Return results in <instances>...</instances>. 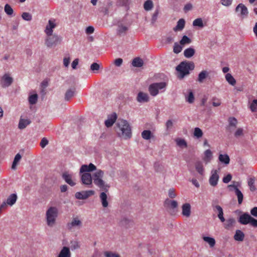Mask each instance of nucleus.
<instances>
[{"instance_id":"nucleus-1","label":"nucleus","mask_w":257,"mask_h":257,"mask_svg":"<svg viewBox=\"0 0 257 257\" xmlns=\"http://www.w3.org/2000/svg\"><path fill=\"white\" fill-rule=\"evenodd\" d=\"M115 127V131L120 137L128 139L132 137V130L128 122L123 119H118Z\"/></svg>"},{"instance_id":"nucleus-2","label":"nucleus","mask_w":257,"mask_h":257,"mask_svg":"<svg viewBox=\"0 0 257 257\" xmlns=\"http://www.w3.org/2000/svg\"><path fill=\"white\" fill-rule=\"evenodd\" d=\"M104 172L101 170H97L92 175V180L95 185L101 190L107 192L110 186L102 180Z\"/></svg>"},{"instance_id":"nucleus-3","label":"nucleus","mask_w":257,"mask_h":257,"mask_svg":"<svg viewBox=\"0 0 257 257\" xmlns=\"http://www.w3.org/2000/svg\"><path fill=\"white\" fill-rule=\"evenodd\" d=\"M194 64L192 62H182L176 67V70L178 72V78L183 79L186 75L189 74V71L194 69Z\"/></svg>"},{"instance_id":"nucleus-4","label":"nucleus","mask_w":257,"mask_h":257,"mask_svg":"<svg viewBox=\"0 0 257 257\" xmlns=\"http://www.w3.org/2000/svg\"><path fill=\"white\" fill-rule=\"evenodd\" d=\"M58 215V209L56 207H50L46 212L47 224L50 226H53Z\"/></svg>"},{"instance_id":"nucleus-5","label":"nucleus","mask_w":257,"mask_h":257,"mask_svg":"<svg viewBox=\"0 0 257 257\" xmlns=\"http://www.w3.org/2000/svg\"><path fill=\"white\" fill-rule=\"evenodd\" d=\"M45 40V44L48 47L55 46L60 43L61 38L57 35L52 34L51 35H47Z\"/></svg>"},{"instance_id":"nucleus-6","label":"nucleus","mask_w":257,"mask_h":257,"mask_svg":"<svg viewBox=\"0 0 257 257\" xmlns=\"http://www.w3.org/2000/svg\"><path fill=\"white\" fill-rule=\"evenodd\" d=\"M166 86L165 82L154 83L149 86V91L151 95L155 96L158 94L159 90L164 88Z\"/></svg>"},{"instance_id":"nucleus-7","label":"nucleus","mask_w":257,"mask_h":257,"mask_svg":"<svg viewBox=\"0 0 257 257\" xmlns=\"http://www.w3.org/2000/svg\"><path fill=\"white\" fill-rule=\"evenodd\" d=\"M82 226V222L78 217H73L72 220L66 224L68 230L72 231L74 228H80Z\"/></svg>"},{"instance_id":"nucleus-8","label":"nucleus","mask_w":257,"mask_h":257,"mask_svg":"<svg viewBox=\"0 0 257 257\" xmlns=\"http://www.w3.org/2000/svg\"><path fill=\"white\" fill-rule=\"evenodd\" d=\"M240 186V183L238 182H233V184L228 186L229 187H232L234 190L235 195L237 196L238 203L241 204L243 201V195L240 190L238 188Z\"/></svg>"},{"instance_id":"nucleus-9","label":"nucleus","mask_w":257,"mask_h":257,"mask_svg":"<svg viewBox=\"0 0 257 257\" xmlns=\"http://www.w3.org/2000/svg\"><path fill=\"white\" fill-rule=\"evenodd\" d=\"M13 79L9 74L6 73L1 78V85L2 87L5 88L10 86L13 83Z\"/></svg>"},{"instance_id":"nucleus-10","label":"nucleus","mask_w":257,"mask_h":257,"mask_svg":"<svg viewBox=\"0 0 257 257\" xmlns=\"http://www.w3.org/2000/svg\"><path fill=\"white\" fill-rule=\"evenodd\" d=\"M94 194V191L93 190L82 191L76 192L75 196L77 199H86Z\"/></svg>"},{"instance_id":"nucleus-11","label":"nucleus","mask_w":257,"mask_h":257,"mask_svg":"<svg viewBox=\"0 0 257 257\" xmlns=\"http://www.w3.org/2000/svg\"><path fill=\"white\" fill-rule=\"evenodd\" d=\"M211 173V175L209 178V182L211 186L215 187L217 185L219 178L218 172L216 170H213Z\"/></svg>"},{"instance_id":"nucleus-12","label":"nucleus","mask_w":257,"mask_h":257,"mask_svg":"<svg viewBox=\"0 0 257 257\" xmlns=\"http://www.w3.org/2000/svg\"><path fill=\"white\" fill-rule=\"evenodd\" d=\"M81 180L83 184L89 186L92 185V175L89 173H84L81 176Z\"/></svg>"},{"instance_id":"nucleus-13","label":"nucleus","mask_w":257,"mask_h":257,"mask_svg":"<svg viewBox=\"0 0 257 257\" xmlns=\"http://www.w3.org/2000/svg\"><path fill=\"white\" fill-rule=\"evenodd\" d=\"M56 27V24L55 23V19H50L48 21V24L47 25L45 30V33L47 35H51L53 34V29H54Z\"/></svg>"},{"instance_id":"nucleus-14","label":"nucleus","mask_w":257,"mask_h":257,"mask_svg":"<svg viewBox=\"0 0 257 257\" xmlns=\"http://www.w3.org/2000/svg\"><path fill=\"white\" fill-rule=\"evenodd\" d=\"M96 170V166L92 163H90L88 165H83L80 169V173H88Z\"/></svg>"},{"instance_id":"nucleus-15","label":"nucleus","mask_w":257,"mask_h":257,"mask_svg":"<svg viewBox=\"0 0 257 257\" xmlns=\"http://www.w3.org/2000/svg\"><path fill=\"white\" fill-rule=\"evenodd\" d=\"M236 12L239 13V15L242 18L247 16L248 11L247 8L243 4H239L235 9Z\"/></svg>"},{"instance_id":"nucleus-16","label":"nucleus","mask_w":257,"mask_h":257,"mask_svg":"<svg viewBox=\"0 0 257 257\" xmlns=\"http://www.w3.org/2000/svg\"><path fill=\"white\" fill-rule=\"evenodd\" d=\"M251 216L247 213H244L239 216L238 221L243 225H246L250 222Z\"/></svg>"},{"instance_id":"nucleus-17","label":"nucleus","mask_w":257,"mask_h":257,"mask_svg":"<svg viewBox=\"0 0 257 257\" xmlns=\"http://www.w3.org/2000/svg\"><path fill=\"white\" fill-rule=\"evenodd\" d=\"M182 214L186 217H189L191 215V205L188 203L183 204L182 206Z\"/></svg>"},{"instance_id":"nucleus-18","label":"nucleus","mask_w":257,"mask_h":257,"mask_svg":"<svg viewBox=\"0 0 257 257\" xmlns=\"http://www.w3.org/2000/svg\"><path fill=\"white\" fill-rule=\"evenodd\" d=\"M128 30V27L122 23H118L117 29V33L119 35H124Z\"/></svg>"},{"instance_id":"nucleus-19","label":"nucleus","mask_w":257,"mask_h":257,"mask_svg":"<svg viewBox=\"0 0 257 257\" xmlns=\"http://www.w3.org/2000/svg\"><path fill=\"white\" fill-rule=\"evenodd\" d=\"M62 178L65 181L71 186H74L76 183L72 180V175L68 174L67 172H64L62 175Z\"/></svg>"},{"instance_id":"nucleus-20","label":"nucleus","mask_w":257,"mask_h":257,"mask_svg":"<svg viewBox=\"0 0 257 257\" xmlns=\"http://www.w3.org/2000/svg\"><path fill=\"white\" fill-rule=\"evenodd\" d=\"M224 222L223 226L224 228L229 230L234 226L235 223V220L234 218L231 217L225 220Z\"/></svg>"},{"instance_id":"nucleus-21","label":"nucleus","mask_w":257,"mask_h":257,"mask_svg":"<svg viewBox=\"0 0 257 257\" xmlns=\"http://www.w3.org/2000/svg\"><path fill=\"white\" fill-rule=\"evenodd\" d=\"M18 199V196L16 194L13 193L8 196L6 202L8 205L12 206L14 205Z\"/></svg>"},{"instance_id":"nucleus-22","label":"nucleus","mask_w":257,"mask_h":257,"mask_svg":"<svg viewBox=\"0 0 257 257\" xmlns=\"http://www.w3.org/2000/svg\"><path fill=\"white\" fill-rule=\"evenodd\" d=\"M71 254L68 247L64 246L60 251L57 257H71Z\"/></svg>"},{"instance_id":"nucleus-23","label":"nucleus","mask_w":257,"mask_h":257,"mask_svg":"<svg viewBox=\"0 0 257 257\" xmlns=\"http://www.w3.org/2000/svg\"><path fill=\"white\" fill-rule=\"evenodd\" d=\"M117 118L116 113H114L108 119L105 121V125L106 127H109L111 126L115 121Z\"/></svg>"},{"instance_id":"nucleus-24","label":"nucleus","mask_w":257,"mask_h":257,"mask_svg":"<svg viewBox=\"0 0 257 257\" xmlns=\"http://www.w3.org/2000/svg\"><path fill=\"white\" fill-rule=\"evenodd\" d=\"M218 160L222 164L227 166L229 164L230 158L227 154H219L218 156Z\"/></svg>"},{"instance_id":"nucleus-25","label":"nucleus","mask_w":257,"mask_h":257,"mask_svg":"<svg viewBox=\"0 0 257 257\" xmlns=\"http://www.w3.org/2000/svg\"><path fill=\"white\" fill-rule=\"evenodd\" d=\"M149 99V96L147 93L140 92L138 94L137 100L140 102H147Z\"/></svg>"},{"instance_id":"nucleus-26","label":"nucleus","mask_w":257,"mask_h":257,"mask_svg":"<svg viewBox=\"0 0 257 257\" xmlns=\"http://www.w3.org/2000/svg\"><path fill=\"white\" fill-rule=\"evenodd\" d=\"M209 75V72L206 70L201 71L198 74L197 81L199 83L203 82L204 80L207 78Z\"/></svg>"},{"instance_id":"nucleus-27","label":"nucleus","mask_w":257,"mask_h":257,"mask_svg":"<svg viewBox=\"0 0 257 257\" xmlns=\"http://www.w3.org/2000/svg\"><path fill=\"white\" fill-rule=\"evenodd\" d=\"M185 21L183 19H180L178 22L177 26L173 28V30L175 32L181 31L185 27Z\"/></svg>"},{"instance_id":"nucleus-28","label":"nucleus","mask_w":257,"mask_h":257,"mask_svg":"<svg viewBox=\"0 0 257 257\" xmlns=\"http://www.w3.org/2000/svg\"><path fill=\"white\" fill-rule=\"evenodd\" d=\"M244 238V233L240 230H236L234 235V239L236 241H242L243 240Z\"/></svg>"},{"instance_id":"nucleus-29","label":"nucleus","mask_w":257,"mask_h":257,"mask_svg":"<svg viewBox=\"0 0 257 257\" xmlns=\"http://www.w3.org/2000/svg\"><path fill=\"white\" fill-rule=\"evenodd\" d=\"M229 125L228 126V129L230 132L232 131L231 127L235 128L237 123V119L234 117H231L228 118Z\"/></svg>"},{"instance_id":"nucleus-30","label":"nucleus","mask_w":257,"mask_h":257,"mask_svg":"<svg viewBox=\"0 0 257 257\" xmlns=\"http://www.w3.org/2000/svg\"><path fill=\"white\" fill-rule=\"evenodd\" d=\"M204 157L203 158V160L206 163H208L210 162L212 158V153L211 150H207L204 153Z\"/></svg>"},{"instance_id":"nucleus-31","label":"nucleus","mask_w":257,"mask_h":257,"mask_svg":"<svg viewBox=\"0 0 257 257\" xmlns=\"http://www.w3.org/2000/svg\"><path fill=\"white\" fill-rule=\"evenodd\" d=\"M30 123L31 121L28 119L21 118L19 121L18 127L21 130L24 129Z\"/></svg>"},{"instance_id":"nucleus-32","label":"nucleus","mask_w":257,"mask_h":257,"mask_svg":"<svg viewBox=\"0 0 257 257\" xmlns=\"http://www.w3.org/2000/svg\"><path fill=\"white\" fill-rule=\"evenodd\" d=\"M99 197L102 206L105 208L107 207L108 205V203L107 201V196L105 192H101Z\"/></svg>"},{"instance_id":"nucleus-33","label":"nucleus","mask_w":257,"mask_h":257,"mask_svg":"<svg viewBox=\"0 0 257 257\" xmlns=\"http://www.w3.org/2000/svg\"><path fill=\"white\" fill-rule=\"evenodd\" d=\"M164 204L166 206H169L172 209L175 208L178 206V203L176 201L169 200V199H166Z\"/></svg>"},{"instance_id":"nucleus-34","label":"nucleus","mask_w":257,"mask_h":257,"mask_svg":"<svg viewBox=\"0 0 257 257\" xmlns=\"http://www.w3.org/2000/svg\"><path fill=\"white\" fill-rule=\"evenodd\" d=\"M74 93L75 88L68 89L65 94V100L69 101L72 97H73Z\"/></svg>"},{"instance_id":"nucleus-35","label":"nucleus","mask_w":257,"mask_h":257,"mask_svg":"<svg viewBox=\"0 0 257 257\" xmlns=\"http://www.w3.org/2000/svg\"><path fill=\"white\" fill-rule=\"evenodd\" d=\"M215 208L218 212V217L222 222H224L225 219L223 217V211L222 207L219 205H216Z\"/></svg>"},{"instance_id":"nucleus-36","label":"nucleus","mask_w":257,"mask_h":257,"mask_svg":"<svg viewBox=\"0 0 257 257\" xmlns=\"http://www.w3.org/2000/svg\"><path fill=\"white\" fill-rule=\"evenodd\" d=\"M143 64L144 62L143 60L139 57L135 58L132 62V65L137 67H141Z\"/></svg>"},{"instance_id":"nucleus-37","label":"nucleus","mask_w":257,"mask_h":257,"mask_svg":"<svg viewBox=\"0 0 257 257\" xmlns=\"http://www.w3.org/2000/svg\"><path fill=\"white\" fill-rule=\"evenodd\" d=\"M203 239L209 244L210 247L214 246L215 244V240L214 238L208 236H204L203 237Z\"/></svg>"},{"instance_id":"nucleus-38","label":"nucleus","mask_w":257,"mask_h":257,"mask_svg":"<svg viewBox=\"0 0 257 257\" xmlns=\"http://www.w3.org/2000/svg\"><path fill=\"white\" fill-rule=\"evenodd\" d=\"M225 79L228 83L232 86H234L236 84L235 79L230 73H227L225 75Z\"/></svg>"},{"instance_id":"nucleus-39","label":"nucleus","mask_w":257,"mask_h":257,"mask_svg":"<svg viewBox=\"0 0 257 257\" xmlns=\"http://www.w3.org/2000/svg\"><path fill=\"white\" fill-rule=\"evenodd\" d=\"M195 50L192 48L186 49L184 52V55L186 58H190L194 55Z\"/></svg>"},{"instance_id":"nucleus-40","label":"nucleus","mask_w":257,"mask_h":257,"mask_svg":"<svg viewBox=\"0 0 257 257\" xmlns=\"http://www.w3.org/2000/svg\"><path fill=\"white\" fill-rule=\"evenodd\" d=\"M154 4L152 0H147L144 4V8L147 11L151 10Z\"/></svg>"},{"instance_id":"nucleus-41","label":"nucleus","mask_w":257,"mask_h":257,"mask_svg":"<svg viewBox=\"0 0 257 257\" xmlns=\"http://www.w3.org/2000/svg\"><path fill=\"white\" fill-rule=\"evenodd\" d=\"M195 168L196 171L201 175L204 173V168L203 164L201 162H198L195 164Z\"/></svg>"},{"instance_id":"nucleus-42","label":"nucleus","mask_w":257,"mask_h":257,"mask_svg":"<svg viewBox=\"0 0 257 257\" xmlns=\"http://www.w3.org/2000/svg\"><path fill=\"white\" fill-rule=\"evenodd\" d=\"M152 136V133L149 130H145L142 133V137L145 140H149Z\"/></svg>"},{"instance_id":"nucleus-43","label":"nucleus","mask_w":257,"mask_h":257,"mask_svg":"<svg viewBox=\"0 0 257 257\" xmlns=\"http://www.w3.org/2000/svg\"><path fill=\"white\" fill-rule=\"evenodd\" d=\"M177 145L180 147H184V148H187V144L186 142L184 139H177L176 140Z\"/></svg>"},{"instance_id":"nucleus-44","label":"nucleus","mask_w":257,"mask_h":257,"mask_svg":"<svg viewBox=\"0 0 257 257\" xmlns=\"http://www.w3.org/2000/svg\"><path fill=\"white\" fill-rule=\"evenodd\" d=\"M103 254L105 257H121L119 254L111 251H105Z\"/></svg>"},{"instance_id":"nucleus-45","label":"nucleus","mask_w":257,"mask_h":257,"mask_svg":"<svg viewBox=\"0 0 257 257\" xmlns=\"http://www.w3.org/2000/svg\"><path fill=\"white\" fill-rule=\"evenodd\" d=\"M22 157L20 155V154H17L15 157V158H14V160L13 161V164H12V169H16V166L18 163V162L21 160Z\"/></svg>"},{"instance_id":"nucleus-46","label":"nucleus","mask_w":257,"mask_h":257,"mask_svg":"<svg viewBox=\"0 0 257 257\" xmlns=\"http://www.w3.org/2000/svg\"><path fill=\"white\" fill-rule=\"evenodd\" d=\"M234 137L238 138L240 137H242L244 135V130L243 128L239 127L238 128L234 134Z\"/></svg>"},{"instance_id":"nucleus-47","label":"nucleus","mask_w":257,"mask_h":257,"mask_svg":"<svg viewBox=\"0 0 257 257\" xmlns=\"http://www.w3.org/2000/svg\"><path fill=\"white\" fill-rule=\"evenodd\" d=\"M38 99V95L37 94L31 95L29 97V101L31 104L36 103Z\"/></svg>"},{"instance_id":"nucleus-48","label":"nucleus","mask_w":257,"mask_h":257,"mask_svg":"<svg viewBox=\"0 0 257 257\" xmlns=\"http://www.w3.org/2000/svg\"><path fill=\"white\" fill-rule=\"evenodd\" d=\"M193 25L194 26H198L199 27H203V23L201 18H197L195 19L193 22Z\"/></svg>"},{"instance_id":"nucleus-49","label":"nucleus","mask_w":257,"mask_h":257,"mask_svg":"<svg viewBox=\"0 0 257 257\" xmlns=\"http://www.w3.org/2000/svg\"><path fill=\"white\" fill-rule=\"evenodd\" d=\"M194 136L197 138H200L203 136L202 130L199 127H195L194 131Z\"/></svg>"},{"instance_id":"nucleus-50","label":"nucleus","mask_w":257,"mask_h":257,"mask_svg":"<svg viewBox=\"0 0 257 257\" xmlns=\"http://www.w3.org/2000/svg\"><path fill=\"white\" fill-rule=\"evenodd\" d=\"M4 10L6 13L9 16L12 15L14 13L13 9L9 4L5 5Z\"/></svg>"},{"instance_id":"nucleus-51","label":"nucleus","mask_w":257,"mask_h":257,"mask_svg":"<svg viewBox=\"0 0 257 257\" xmlns=\"http://www.w3.org/2000/svg\"><path fill=\"white\" fill-rule=\"evenodd\" d=\"M22 17L24 20L27 21H30L32 19V15L30 13L27 12L23 13L22 15Z\"/></svg>"},{"instance_id":"nucleus-52","label":"nucleus","mask_w":257,"mask_h":257,"mask_svg":"<svg viewBox=\"0 0 257 257\" xmlns=\"http://www.w3.org/2000/svg\"><path fill=\"white\" fill-rule=\"evenodd\" d=\"M254 181L252 179H250L248 182V185L251 191L253 192L255 190V187L254 185Z\"/></svg>"},{"instance_id":"nucleus-53","label":"nucleus","mask_w":257,"mask_h":257,"mask_svg":"<svg viewBox=\"0 0 257 257\" xmlns=\"http://www.w3.org/2000/svg\"><path fill=\"white\" fill-rule=\"evenodd\" d=\"M182 50V47L177 43H175L173 48V51L175 53L178 54Z\"/></svg>"},{"instance_id":"nucleus-54","label":"nucleus","mask_w":257,"mask_h":257,"mask_svg":"<svg viewBox=\"0 0 257 257\" xmlns=\"http://www.w3.org/2000/svg\"><path fill=\"white\" fill-rule=\"evenodd\" d=\"M181 45L191 43V40L186 36H184L180 42Z\"/></svg>"},{"instance_id":"nucleus-55","label":"nucleus","mask_w":257,"mask_h":257,"mask_svg":"<svg viewBox=\"0 0 257 257\" xmlns=\"http://www.w3.org/2000/svg\"><path fill=\"white\" fill-rule=\"evenodd\" d=\"M100 68V65L97 63H93L90 66V69L93 72L98 71Z\"/></svg>"},{"instance_id":"nucleus-56","label":"nucleus","mask_w":257,"mask_h":257,"mask_svg":"<svg viewBox=\"0 0 257 257\" xmlns=\"http://www.w3.org/2000/svg\"><path fill=\"white\" fill-rule=\"evenodd\" d=\"M168 196L170 198H174L176 197L175 190L174 188H170L168 191Z\"/></svg>"},{"instance_id":"nucleus-57","label":"nucleus","mask_w":257,"mask_h":257,"mask_svg":"<svg viewBox=\"0 0 257 257\" xmlns=\"http://www.w3.org/2000/svg\"><path fill=\"white\" fill-rule=\"evenodd\" d=\"M256 106H257V100L254 99L250 106V108L252 112L256 111Z\"/></svg>"},{"instance_id":"nucleus-58","label":"nucleus","mask_w":257,"mask_h":257,"mask_svg":"<svg viewBox=\"0 0 257 257\" xmlns=\"http://www.w3.org/2000/svg\"><path fill=\"white\" fill-rule=\"evenodd\" d=\"M212 105L215 107L219 106L221 104V101L220 99L213 97L212 98Z\"/></svg>"},{"instance_id":"nucleus-59","label":"nucleus","mask_w":257,"mask_h":257,"mask_svg":"<svg viewBox=\"0 0 257 257\" xmlns=\"http://www.w3.org/2000/svg\"><path fill=\"white\" fill-rule=\"evenodd\" d=\"M194 97L193 93L192 91H190L189 93V95L187 98V101L190 103H191L194 102Z\"/></svg>"},{"instance_id":"nucleus-60","label":"nucleus","mask_w":257,"mask_h":257,"mask_svg":"<svg viewBox=\"0 0 257 257\" xmlns=\"http://www.w3.org/2000/svg\"><path fill=\"white\" fill-rule=\"evenodd\" d=\"M231 179L232 176L231 174H229L223 178L222 181L224 183H228L231 181Z\"/></svg>"},{"instance_id":"nucleus-61","label":"nucleus","mask_w":257,"mask_h":257,"mask_svg":"<svg viewBox=\"0 0 257 257\" xmlns=\"http://www.w3.org/2000/svg\"><path fill=\"white\" fill-rule=\"evenodd\" d=\"M48 144V141L46 138H44L42 139L40 146L42 148H45Z\"/></svg>"},{"instance_id":"nucleus-62","label":"nucleus","mask_w":257,"mask_h":257,"mask_svg":"<svg viewBox=\"0 0 257 257\" xmlns=\"http://www.w3.org/2000/svg\"><path fill=\"white\" fill-rule=\"evenodd\" d=\"M94 29L92 26H89L86 29V33L87 34H90L94 32Z\"/></svg>"},{"instance_id":"nucleus-63","label":"nucleus","mask_w":257,"mask_h":257,"mask_svg":"<svg viewBox=\"0 0 257 257\" xmlns=\"http://www.w3.org/2000/svg\"><path fill=\"white\" fill-rule=\"evenodd\" d=\"M249 223L253 227H257V220L252 217Z\"/></svg>"},{"instance_id":"nucleus-64","label":"nucleus","mask_w":257,"mask_h":257,"mask_svg":"<svg viewBox=\"0 0 257 257\" xmlns=\"http://www.w3.org/2000/svg\"><path fill=\"white\" fill-rule=\"evenodd\" d=\"M250 213L252 216L257 217V207L252 208L250 210Z\"/></svg>"}]
</instances>
